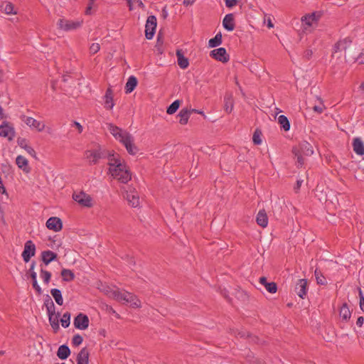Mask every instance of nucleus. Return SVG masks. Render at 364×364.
<instances>
[{"instance_id":"obj_1","label":"nucleus","mask_w":364,"mask_h":364,"mask_svg":"<svg viewBox=\"0 0 364 364\" xmlns=\"http://www.w3.org/2000/svg\"><path fill=\"white\" fill-rule=\"evenodd\" d=\"M292 152L296 158L297 166L304 164V156H309L314 153L313 146L307 141H303L298 146H294Z\"/></svg>"},{"instance_id":"obj_2","label":"nucleus","mask_w":364,"mask_h":364,"mask_svg":"<svg viewBox=\"0 0 364 364\" xmlns=\"http://www.w3.org/2000/svg\"><path fill=\"white\" fill-rule=\"evenodd\" d=\"M110 296L119 301L129 303L134 308H139L141 306V301L133 294L126 291H119V289L112 290L110 292Z\"/></svg>"},{"instance_id":"obj_3","label":"nucleus","mask_w":364,"mask_h":364,"mask_svg":"<svg viewBox=\"0 0 364 364\" xmlns=\"http://www.w3.org/2000/svg\"><path fill=\"white\" fill-rule=\"evenodd\" d=\"M122 166L123 167H120V171L118 170V168H112L110 173L114 178L119 182L127 183L131 180L132 174L126 163L123 164Z\"/></svg>"},{"instance_id":"obj_4","label":"nucleus","mask_w":364,"mask_h":364,"mask_svg":"<svg viewBox=\"0 0 364 364\" xmlns=\"http://www.w3.org/2000/svg\"><path fill=\"white\" fill-rule=\"evenodd\" d=\"M82 21H70L63 18H59L57 21L58 28L63 31L76 30L81 27Z\"/></svg>"},{"instance_id":"obj_5","label":"nucleus","mask_w":364,"mask_h":364,"mask_svg":"<svg viewBox=\"0 0 364 364\" xmlns=\"http://www.w3.org/2000/svg\"><path fill=\"white\" fill-rule=\"evenodd\" d=\"M85 157L89 159L90 164H97L100 159H105L107 156V151L101 149L87 150L85 153Z\"/></svg>"},{"instance_id":"obj_6","label":"nucleus","mask_w":364,"mask_h":364,"mask_svg":"<svg viewBox=\"0 0 364 364\" xmlns=\"http://www.w3.org/2000/svg\"><path fill=\"white\" fill-rule=\"evenodd\" d=\"M109 160L108 165L109 166V172H111L112 168H118L120 171V167H123L122 164H124V161L120 158V156L115 154L114 151L110 152L107 151V156L106 157Z\"/></svg>"},{"instance_id":"obj_7","label":"nucleus","mask_w":364,"mask_h":364,"mask_svg":"<svg viewBox=\"0 0 364 364\" xmlns=\"http://www.w3.org/2000/svg\"><path fill=\"white\" fill-rule=\"evenodd\" d=\"M322 16L321 12H313L308 14L301 17V23L304 26V29H307L308 27L313 26L315 23H316Z\"/></svg>"},{"instance_id":"obj_8","label":"nucleus","mask_w":364,"mask_h":364,"mask_svg":"<svg viewBox=\"0 0 364 364\" xmlns=\"http://www.w3.org/2000/svg\"><path fill=\"white\" fill-rule=\"evenodd\" d=\"M156 18L154 15L148 16L145 25V36L150 40L154 37L156 28Z\"/></svg>"},{"instance_id":"obj_9","label":"nucleus","mask_w":364,"mask_h":364,"mask_svg":"<svg viewBox=\"0 0 364 364\" xmlns=\"http://www.w3.org/2000/svg\"><path fill=\"white\" fill-rule=\"evenodd\" d=\"M73 199L83 207L90 208L92 206V198L83 191L78 193H74Z\"/></svg>"},{"instance_id":"obj_10","label":"nucleus","mask_w":364,"mask_h":364,"mask_svg":"<svg viewBox=\"0 0 364 364\" xmlns=\"http://www.w3.org/2000/svg\"><path fill=\"white\" fill-rule=\"evenodd\" d=\"M36 245L31 240H28L24 245V249L21 254L25 262H28L36 254Z\"/></svg>"},{"instance_id":"obj_11","label":"nucleus","mask_w":364,"mask_h":364,"mask_svg":"<svg viewBox=\"0 0 364 364\" xmlns=\"http://www.w3.org/2000/svg\"><path fill=\"white\" fill-rule=\"evenodd\" d=\"M89 318L87 315L80 313L74 318V326L76 328L80 330H85L89 326Z\"/></svg>"},{"instance_id":"obj_12","label":"nucleus","mask_w":364,"mask_h":364,"mask_svg":"<svg viewBox=\"0 0 364 364\" xmlns=\"http://www.w3.org/2000/svg\"><path fill=\"white\" fill-rule=\"evenodd\" d=\"M107 127L109 132L119 142H122L125 136L129 134V132L122 130L121 128L112 124H108Z\"/></svg>"},{"instance_id":"obj_13","label":"nucleus","mask_w":364,"mask_h":364,"mask_svg":"<svg viewBox=\"0 0 364 364\" xmlns=\"http://www.w3.org/2000/svg\"><path fill=\"white\" fill-rule=\"evenodd\" d=\"M210 55L213 58L222 63H227L230 59L229 55L224 48H219L211 50Z\"/></svg>"},{"instance_id":"obj_14","label":"nucleus","mask_w":364,"mask_h":364,"mask_svg":"<svg viewBox=\"0 0 364 364\" xmlns=\"http://www.w3.org/2000/svg\"><path fill=\"white\" fill-rule=\"evenodd\" d=\"M124 197L132 207L136 208L139 205V197L134 188H130L129 191H126Z\"/></svg>"},{"instance_id":"obj_15","label":"nucleus","mask_w":364,"mask_h":364,"mask_svg":"<svg viewBox=\"0 0 364 364\" xmlns=\"http://www.w3.org/2000/svg\"><path fill=\"white\" fill-rule=\"evenodd\" d=\"M121 143L125 146L129 154L135 155L139 151L134 143V137L130 134L127 135Z\"/></svg>"},{"instance_id":"obj_16","label":"nucleus","mask_w":364,"mask_h":364,"mask_svg":"<svg viewBox=\"0 0 364 364\" xmlns=\"http://www.w3.org/2000/svg\"><path fill=\"white\" fill-rule=\"evenodd\" d=\"M21 119L31 128L36 129L38 132H42L45 128V124L43 122L38 121L33 117L23 115Z\"/></svg>"},{"instance_id":"obj_17","label":"nucleus","mask_w":364,"mask_h":364,"mask_svg":"<svg viewBox=\"0 0 364 364\" xmlns=\"http://www.w3.org/2000/svg\"><path fill=\"white\" fill-rule=\"evenodd\" d=\"M0 136L3 137H7L9 141H11L15 136L14 129L9 126L7 122H4L0 126Z\"/></svg>"},{"instance_id":"obj_18","label":"nucleus","mask_w":364,"mask_h":364,"mask_svg":"<svg viewBox=\"0 0 364 364\" xmlns=\"http://www.w3.org/2000/svg\"><path fill=\"white\" fill-rule=\"evenodd\" d=\"M46 227L50 230L58 232L63 228V223L58 217H50L46 222Z\"/></svg>"},{"instance_id":"obj_19","label":"nucleus","mask_w":364,"mask_h":364,"mask_svg":"<svg viewBox=\"0 0 364 364\" xmlns=\"http://www.w3.org/2000/svg\"><path fill=\"white\" fill-rule=\"evenodd\" d=\"M58 258V255L51 250H45L41 252V259L44 266H48L50 262Z\"/></svg>"},{"instance_id":"obj_20","label":"nucleus","mask_w":364,"mask_h":364,"mask_svg":"<svg viewBox=\"0 0 364 364\" xmlns=\"http://www.w3.org/2000/svg\"><path fill=\"white\" fill-rule=\"evenodd\" d=\"M352 41L349 38H346L343 40L338 41L333 46V53L346 50L350 47Z\"/></svg>"},{"instance_id":"obj_21","label":"nucleus","mask_w":364,"mask_h":364,"mask_svg":"<svg viewBox=\"0 0 364 364\" xmlns=\"http://www.w3.org/2000/svg\"><path fill=\"white\" fill-rule=\"evenodd\" d=\"M295 291L300 298L303 299L307 292V280L299 279L296 284Z\"/></svg>"},{"instance_id":"obj_22","label":"nucleus","mask_w":364,"mask_h":364,"mask_svg":"<svg viewBox=\"0 0 364 364\" xmlns=\"http://www.w3.org/2000/svg\"><path fill=\"white\" fill-rule=\"evenodd\" d=\"M352 146L354 152L359 155H364V143L359 137H355L353 139L352 142Z\"/></svg>"},{"instance_id":"obj_23","label":"nucleus","mask_w":364,"mask_h":364,"mask_svg":"<svg viewBox=\"0 0 364 364\" xmlns=\"http://www.w3.org/2000/svg\"><path fill=\"white\" fill-rule=\"evenodd\" d=\"M223 26L225 29L228 31H232L235 29V19L232 14H228L225 15L223 20Z\"/></svg>"},{"instance_id":"obj_24","label":"nucleus","mask_w":364,"mask_h":364,"mask_svg":"<svg viewBox=\"0 0 364 364\" xmlns=\"http://www.w3.org/2000/svg\"><path fill=\"white\" fill-rule=\"evenodd\" d=\"M16 164L18 167L22 169L25 173H29L31 168L28 166V160L23 156H18L16 159Z\"/></svg>"},{"instance_id":"obj_25","label":"nucleus","mask_w":364,"mask_h":364,"mask_svg":"<svg viewBox=\"0 0 364 364\" xmlns=\"http://www.w3.org/2000/svg\"><path fill=\"white\" fill-rule=\"evenodd\" d=\"M256 222L259 226H261L262 228H265L267 226L268 217H267V215L264 209L260 210L258 212L257 218H256Z\"/></svg>"},{"instance_id":"obj_26","label":"nucleus","mask_w":364,"mask_h":364,"mask_svg":"<svg viewBox=\"0 0 364 364\" xmlns=\"http://www.w3.org/2000/svg\"><path fill=\"white\" fill-rule=\"evenodd\" d=\"M89 352L86 348L81 349L77 357V364H88Z\"/></svg>"},{"instance_id":"obj_27","label":"nucleus","mask_w":364,"mask_h":364,"mask_svg":"<svg viewBox=\"0 0 364 364\" xmlns=\"http://www.w3.org/2000/svg\"><path fill=\"white\" fill-rule=\"evenodd\" d=\"M234 107V100L231 94H226L224 97V109L227 113H230Z\"/></svg>"},{"instance_id":"obj_28","label":"nucleus","mask_w":364,"mask_h":364,"mask_svg":"<svg viewBox=\"0 0 364 364\" xmlns=\"http://www.w3.org/2000/svg\"><path fill=\"white\" fill-rule=\"evenodd\" d=\"M70 350L67 345H61L58 349L57 355L61 360L67 359L70 355Z\"/></svg>"},{"instance_id":"obj_29","label":"nucleus","mask_w":364,"mask_h":364,"mask_svg":"<svg viewBox=\"0 0 364 364\" xmlns=\"http://www.w3.org/2000/svg\"><path fill=\"white\" fill-rule=\"evenodd\" d=\"M138 80L134 75L130 76L125 85V92L131 93L136 87Z\"/></svg>"},{"instance_id":"obj_30","label":"nucleus","mask_w":364,"mask_h":364,"mask_svg":"<svg viewBox=\"0 0 364 364\" xmlns=\"http://www.w3.org/2000/svg\"><path fill=\"white\" fill-rule=\"evenodd\" d=\"M176 56L179 67L182 69L187 68L189 65L188 59L183 55L181 50L176 51Z\"/></svg>"},{"instance_id":"obj_31","label":"nucleus","mask_w":364,"mask_h":364,"mask_svg":"<svg viewBox=\"0 0 364 364\" xmlns=\"http://www.w3.org/2000/svg\"><path fill=\"white\" fill-rule=\"evenodd\" d=\"M105 107L107 109H112L114 107L112 90L108 88L105 95Z\"/></svg>"},{"instance_id":"obj_32","label":"nucleus","mask_w":364,"mask_h":364,"mask_svg":"<svg viewBox=\"0 0 364 364\" xmlns=\"http://www.w3.org/2000/svg\"><path fill=\"white\" fill-rule=\"evenodd\" d=\"M352 50H350L347 56H346V61L347 63H354L358 61L359 64H364V54L360 53L358 56L351 55Z\"/></svg>"},{"instance_id":"obj_33","label":"nucleus","mask_w":364,"mask_h":364,"mask_svg":"<svg viewBox=\"0 0 364 364\" xmlns=\"http://www.w3.org/2000/svg\"><path fill=\"white\" fill-rule=\"evenodd\" d=\"M60 275L64 282H71L75 278V274L72 270L65 268L61 270Z\"/></svg>"},{"instance_id":"obj_34","label":"nucleus","mask_w":364,"mask_h":364,"mask_svg":"<svg viewBox=\"0 0 364 364\" xmlns=\"http://www.w3.org/2000/svg\"><path fill=\"white\" fill-rule=\"evenodd\" d=\"M40 274L45 284H48L51 279V273L45 269L43 264H40Z\"/></svg>"},{"instance_id":"obj_35","label":"nucleus","mask_w":364,"mask_h":364,"mask_svg":"<svg viewBox=\"0 0 364 364\" xmlns=\"http://www.w3.org/2000/svg\"><path fill=\"white\" fill-rule=\"evenodd\" d=\"M178 116L180 117L179 123L182 125H185L188 123V119L191 116L190 111L188 109H182Z\"/></svg>"},{"instance_id":"obj_36","label":"nucleus","mask_w":364,"mask_h":364,"mask_svg":"<svg viewBox=\"0 0 364 364\" xmlns=\"http://www.w3.org/2000/svg\"><path fill=\"white\" fill-rule=\"evenodd\" d=\"M50 294L53 296V297L54 298L55 302L58 305H60V306L63 305V299L61 291L60 289H52L50 290Z\"/></svg>"},{"instance_id":"obj_37","label":"nucleus","mask_w":364,"mask_h":364,"mask_svg":"<svg viewBox=\"0 0 364 364\" xmlns=\"http://www.w3.org/2000/svg\"><path fill=\"white\" fill-rule=\"evenodd\" d=\"M44 306L46 308L48 314L54 312V311H55V304L49 295H46L45 298Z\"/></svg>"},{"instance_id":"obj_38","label":"nucleus","mask_w":364,"mask_h":364,"mask_svg":"<svg viewBox=\"0 0 364 364\" xmlns=\"http://www.w3.org/2000/svg\"><path fill=\"white\" fill-rule=\"evenodd\" d=\"M222 43V34L221 33H218L215 35V36L208 41V46L210 48H215L220 46Z\"/></svg>"},{"instance_id":"obj_39","label":"nucleus","mask_w":364,"mask_h":364,"mask_svg":"<svg viewBox=\"0 0 364 364\" xmlns=\"http://www.w3.org/2000/svg\"><path fill=\"white\" fill-rule=\"evenodd\" d=\"M340 316L345 321L350 318V311L346 304H343L340 309Z\"/></svg>"},{"instance_id":"obj_40","label":"nucleus","mask_w":364,"mask_h":364,"mask_svg":"<svg viewBox=\"0 0 364 364\" xmlns=\"http://www.w3.org/2000/svg\"><path fill=\"white\" fill-rule=\"evenodd\" d=\"M278 123L284 131H289L290 129V123L287 117L284 115H280L278 117Z\"/></svg>"},{"instance_id":"obj_41","label":"nucleus","mask_w":364,"mask_h":364,"mask_svg":"<svg viewBox=\"0 0 364 364\" xmlns=\"http://www.w3.org/2000/svg\"><path fill=\"white\" fill-rule=\"evenodd\" d=\"M181 100H175L174 102H173L168 107H167V109H166V112L167 114H174L177 110L179 108L180 105H181Z\"/></svg>"},{"instance_id":"obj_42","label":"nucleus","mask_w":364,"mask_h":364,"mask_svg":"<svg viewBox=\"0 0 364 364\" xmlns=\"http://www.w3.org/2000/svg\"><path fill=\"white\" fill-rule=\"evenodd\" d=\"M1 11H4L6 14H16L14 11V5L10 2H4L1 6Z\"/></svg>"},{"instance_id":"obj_43","label":"nucleus","mask_w":364,"mask_h":364,"mask_svg":"<svg viewBox=\"0 0 364 364\" xmlns=\"http://www.w3.org/2000/svg\"><path fill=\"white\" fill-rule=\"evenodd\" d=\"M314 274L316 277V279L318 284L320 285H326L327 284V281L322 273L318 271L317 269L314 272Z\"/></svg>"},{"instance_id":"obj_44","label":"nucleus","mask_w":364,"mask_h":364,"mask_svg":"<svg viewBox=\"0 0 364 364\" xmlns=\"http://www.w3.org/2000/svg\"><path fill=\"white\" fill-rule=\"evenodd\" d=\"M60 322L63 328H68L70 323V314L69 312L64 313L60 319Z\"/></svg>"},{"instance_id":"obj_45","label":"nucleus","mask_w":364,"mask_h":364,"mask_svg":"<svg viewBox=\"0 0 364 364\" xmlns=\"http://www.w3.org/2000/svg\"><path fill=\"white\" fill-rule=\"evenodd\" d=\"M264 287L267 289V291L271 294H274L277 291V285L275 282H267V284H264Z\"/></svg>"},{"instance_id":"obj_46","label":"nucleus","mask_w":364,"mask_h":364,"mask_svg":"<svg viewBox=\"0 0 364 364\" xmlns=\"http://www.w3.org/2000/svg\"><path fill=\"white\" fill-rule=\"evenodd\" d=\"M261 136H262V132L259 129H256L253 134V136H252V141L254 142L255 144H260L262 143V139H261Z\"/></svg>"},{"instance_id":"obj_47","label":"nucleus","mask_w":364,"mask_h":364,"mask_svg":"<svg viewBox=\"0 0 364 364\" xmlns=\"http://www.w3.org/2000/svg\"><path fill=\"white\" fill-rule=\"evenodd\" d=\"M48 315L50 324L53 323V322H59L58 318L60 316V313L55 314V311H54V312L49 313Z\"/></svg>"},{"instance_id":"obj_48","label":"nucleus","mask_w":364,"mask_h":364,"mask_svg":"<svg viewBox=\"0 0 364 364\" xmlns=\"http://www.w3.org/2000/svg\"><path fill=\"white\" fill-rule=\"evenodd\" d=\"M83 341L82 337L80 334H76L73 337L72 343L75 346H80Z\"/></svg>"},{"instance_id":"obj_49","label":"nucleus","mask_w":364,"mask_h":364,"mask_svg":"<svg viewBox=\"0 0 364 364\" xmlns=\"http://www.w3.org/2000/svg\"><path fill=\"white\" fill-rule=\"evenodd\" d=\"M31 281H32L33 288L35 289V291H36V293L38 295H41L43 291H42L41 287H40V285L38 283L37 279H33Z\"/></svg>"},{"instance_id":"obj_50","label":"nucleus","mask_w":364,"mask_h":364,"mask_svg":"<svg viewBox=\"0 0 364 364\" xmlns=\"http://www.w3.org/2000/svg\"><path fill=\"white\" fill-rule=\"evenodd\" d=\"M100 46L99 43H93L90 46V52L92 54L97 53L100 50Z\"/></svg>"},{"instance_id":"obj_51","label":"nucleus","mask_w":364,"mask_h":364,"mask_svg":"<svg viewBox=\"0 0 364 364\" xmlns=\"http://www.w3.org/2000/svg\"><path fill=\"white\" fill-rule=\"evenodd\" d=\"M17 144L20 147H21L23 149H25V147L28 146L26 139L23 138H18Z\"/></svg>"},{"instance_id":"obj_52","label":"nucleus","mask_w":364,"mask_h":364,"mask_svg":"<svg viewBox=\"0 0 364 364\" xmlns=\"http://www.w3.org/2000/svg\"><path fill=\"white\" fill-rule=\"evenodd\" d=\"M225 5L228 8H232L239 3V0H224Z\"/></svg>"},{"instance_id":"obj_53","label":"nucleus","mask_w":364,"mask_h":364,"mask_svg":"<svg viewBox=\"0 0 364 364\" xmlns=\"http://www.w3.org/2000/svg\"><path fill=\"white\" fill-rule=\"evenodd\" d=\"M26 275L28 278H31V280L37 279V273L35 270H28Z\"/></svg>"},{"instance_id":"obj_54","label":"nucleus","mask_w":364,"mask_h":364,"mask_svg":"<svg viewBox=\"0 0 364 364\" xmlns=\"http://www.w3.org/2000/svg\"><path fill=\"white\" fill-rule=\"evenodd\" d=\"M25 150L27 151L28 154H29L31 156L37 159L36 153L35 150L30 146H27L25 147Z\"/></svg>"},{"instance_id":"obj_55","label":"nucleus","mask_w":364,"mask_h":364,"mask_svg":"<svg viewBox=\"0 0 364 364\" xmlns=\"http://www.w3.org/2000/svg\"><path fill=\"white\" fill-rule=\"evenodd\" d=\"M93 3H94V0H90L88 6H87L86 10H85V14L87 15L90 14V11L92 9V6Z\"/></svg>"},{"instance_id":"obj_56","label":"nucleus","mask_w":364,"mask_h":364,"mask_svg":"<svg viewBox=\"0 0 364 364\" xmlns=\"http://www.w3.org/2000/svg\"><path fill=\"white\" fill-rule=\"evenodd\" d=\"M52 328L53 329L54 333H57L58 330L60 329L59 322H53V323L50 324Z\"/></svg>"},{"instance_id":"obj_57","label":"nucleus","mask_w":364,"mask_h":364,"mask_svg":"<svg viewBox=\"0 0 364 364\" xmlns=\"http://www.w3.org/2000/svg\"><path fill=\"white\" fill-rule=\"evenodd\" d=\"M323 108H324V107H323V105H322V106L315 105V106H314L313 109H314L315 112H318V113L321 114V113H322V112H323Z\"/></svg>"},{"instance_id":"obj_58","label":"nucleus","mask_w":364,"mask_h":364,"mask_svg":"<svg viewBox=\"0 0 364 364\" xmlns=\"http://www.w3.org/2000/svg\"><path fill=\"white\" fill-rule=\"evenodd\" d=\"M302 182H303V180H297V181H296V186L294 187V191H295L296 193H297V192L299 191V189H300V188H301V186Z\"/></svg>"},{"instance_id":"obj_59","label":"nucleus","mask_w":364,"mask_h":364,"mask_svg":"<svg viewBox=\"0 0 364 364\" xmlns=\"http://www.w3.org/2000/svg\"><path fill=\"white\" fill-rule=\"evenodd\" d=\"M364 323V318L363 316H359L357 319L356 324L358 326L361 327Z\"/></svg>"},{"instance_id":"obj_60","label":"nucleus","mask_w":364,"mask_h":364,"mask_svg":"<svg viewBox=\"0 0 364 364\" xmlns=\"http://www.w3.org/2000/svg\"><path fill=\"white\" fill-rule=\"evenodd\" d=\"M195 2V0H183V4L186 6H191Z\"/></svg>"},{"instance_id":"obj_61","label":"nucleus","mask_w":364,"mask_h":364,"mask_svg":"<svg viewBox=\"0 0 364 364\" xmlns=\"http://www.w3.org/2000/svg\"><path fill=\"white\" fill-rule=\"evenodd\" d=\"M11 169V166L9 164H2V171L3 172H9Z\"/></svg>"},{"instance_id":"obj_62","label":"nucleus","mask_w":364,"mask_h":364,"mask_svg":"<svg viewBox=\"0 0 364 364\" xmlns=\"http://www.w3.org/2000/svg\"><path fill=\"white\" fill-rule=\"evenodd\" d=\"M237 336H239L240 338L250 336L249 333L245 331H239Z\"/></svg>"},{"instance_id":"obj_63","label":"nucleus","mask_w":364,"mask_h":364,"mask_svg":"<svg viewBox=\"0 0 364 364\" xmlns=\"http://www.w3.org/2000/svg\"><path fill=\"white\" fill-rule=\"evenodd\" d=\"M74 125L78 129L80 133H81L82 132V126L79 122H74Z\"/></svg>"},{"instance_id":"obj_64","label":"nucleus","mask_w":364,"mask_h":364,"mask_svg":"<svg viewBox=\"0 0 364 364\" xmlns=\"http://www.w3.org/2000/svg\"><path fill=\"white\" fill-rule=\"evenodd\" d=\"M161 16L163 18H166L167 16H168V11L166 10V8L164 7L163 9H162V11H161Z\"/></svg>"}]
</instances>
